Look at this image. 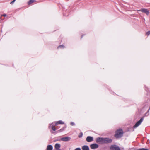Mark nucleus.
Here are the masks:
<instances>
[{"label":"nucleus","instance_id":"obj_12","mask_svg":"<svg viewBox=\"0 0 150 150\" xmlns=\"http://www.w3.org/2000/svg\"><path fill=\"white\" fill-rule=\"evenodd\" d=\"M61 146L60 144H59L57 143L55 144V147L57 149H59Z\"/></svg>","mask_w":150,"mask_h":150},{"label":"nucleus","instance_id":"obj_9","mask_svg":"<svg viewBox=\"0 0 150 150\" xmlns=\"http://www.w3.org/2000/svg\"><path fill=\"white\" fill-rule=\"evenodd\" d=\"M93 137L91 136H88L86 138V140L88 142H90L93 140Z\"/></svg>","mask_w":150,"mask_h":150},{"label":"nucleus","instance_id":"obj_14","mask_svg":"<svg viewBox=\"0 0 150 150\" xmlns=\"http://www.w3.org/2000/svg\"><path fill=\"white\" fill-rule=\"evenodd\" d=\"M64 124V123L61 120L58 121L56 122L55 125H57L58 124Z\"/></svg>","mask_w":150,"mask_h":150},{"label":"nucleus","instance_id":"obj_6","mask_svg":"<svg viewBox=\"0 0 150 150\" xmlns=\"http://www.w3.org/2000/svg\"><path fill=\"white\" fill-rule=\"evenodd\" d=\"M71 138L69 137H65L62 138L60 140L64 142H67L71 140Z\"/></svg>","mask_w":150,"mask_h":150},{"label":"nucleus","instance_id":"obj_15","mask_svg":"<svg viewBox=\"0 0 150 150\" xmlns=\"http://www.w3.org/2000/svg\"><path fill=\"white\" fill-rule=\"evenodd\" d=\"M66 128V127H63V128H62V129H60V130H59L58 131H57V132H63V131Z\"/></svg>","mask_w":150,"mask_h":150},{"label":"nucleus","instance_id":"obj_5","mask_svg":"<svg viewBox=\"0 0 150 150\" xmlns=\"http://www.w3.org/2000/svg\"><path fill=\"white\" fill-rule=\"evenodd\" d=\"M143 118H141L140 120L138 121L134 126V128H136L139 126L141 123L143 121Z\"/></svg>","mask_w":150,"mask_h":150},{"label":"nucleus","instance_id":"obj_2","mask_svg":"<svg viewBox=\"0 0 150 150\" xmlns=\"http://www.w3.org/2000/svg\"><path fill=\"white\" fill-rule=\"evenodd\" d=\"M96 143L100 144H104V138L98 137L96 139Z\"/></svg>","mask_w":150,"mask_h":150},{"label":"nucleus","instance_id":"obj_23","mask_svg":"<svg viewBox=\"0 0 150 150\" xmlns=\"http://www.w3.org/2000/svg\"><path fill=\"white\" fill-rule=\"evenodd\" d=\"M16 0H13L10 3V4H13L15 2Z\"/></svg>","mask_w":150,"mask_h":150},{"label":"nucleus","instance_id":"obj_22","mask_svg":"<svg viewBox=\"0 0 150 150\" xmlns=\"http://www.w3.org/2000/svg\"><path fill=\"white\" fill-rule=\"evenodd\" d=\"M16 0H13L10 3V4H13L15 2Z\"/></svg>","mask_w":150,"mask_h":150},{"label":"nucleus","instance_id":"obj_24","mask_svg":"<svg viewBox=\"0 0 150 150\" xmlns=\"http://www.w3.org/2000/svg\"><path fill=\"white\" fill-rule=\"evenodd\" d=\"M7 16V15L6 14H3V15H1V17H2V16H4V17H6Z\"/></svg>","mask_w":150,"mask_h":150},{"label":"nucleus","instance_id":"obj_10","mask_svg":"<svg viewBox=\"0 0 150 150\" xmlns=\"http://www.w3.org/2000/svg\"><path fill=\"white\" fill-rule=\"evenodd\" d=\"M82 150H89V147L87 145H84L82 146Z\"/></svg>","mask_w":150,"mask_h":150},{"label":"nucleus","instance_id":"obj_17","mask_svg":"<svg viewBox=\"0 0 150 150\" xmlns=\"http://www.w3.org/2000/svg\"><path fill=\"white\" fill-rule=\"evenodd\" d=\"M83 136V133L82 132H81L80 134L79 135L78 137H79L80 138L82 137Z\"/></svg>","mask_w":150,"mask_h":150},{"label":"nucleus","instance_id":"obj_11","mask_svg":"<svg viewBox=\"0 0 150 150\" xmlns=\"http://www.w3.org/2000/svg\"><path fill=\"white\" fill-rule=\"evenodd\" d=\"M53 146L51 145H48L47 147V150H52Z\"/></svg>","mask_w":150,"mask_h":150},{"label":"nucleus","instance_id":"obj_19","mask_svg":"<svg viewBox=\"0 0 150 150\" xmlns=\"http://www.w3.org/2000/svg\"><path fill=\"white\" fill-rule=\"evenodd\" d=\"M64 45H59V46H58L57 47L58 48H64Z\"/></svg>","mask_w":150,"mask_h":150},{"label":"nucleus","instance_id":"obj_7","mask_svg":"<svg viewBox=\"0 0 150 150\" xmlns=\"http://www.w3.org/2000/svg\"><path fill=\"white\" fill-rule=\"evenodd\" d=\"M98 145L96 143L92 144L90 145V148L91 149H96L98 147Z\"/></svg>","mask_w":150,"mask_h":150},{"label":"nucleus","instance_id":"obj_4","mask_svg":"<svg viewBox=\"0 0 150 150\" xmlns=\"http://www.w3.org/2000/svg\"><path fill=\"white\" fill-rule=\"evenodd\" d=\"M112 142L111 139L108 138H104V144H108L111 143Z\"/></svg>","mask_w":150,"mask_h":150},{"label":"nucleus","instance_id":"obj_16","mask_svg":"<svg viewBox=\"0 0 150 150\" xmlns=\"http://www.w3.org/2000/svg\"><path fill=\"white\" fill-rule=\"evenodd\" d=\"M35 0H30L28 2V5L34 2Z\"/></svg>","mask_w":150,"mask_h":150},{"label":"nucleus","instance_id":"obj_13","mask_svg":"<svg viewBox=\"0 0 150 150\" xmlns=\"http://www.w3.org/2000/svg\"><path fill=\"white\" fill-rule=\"evenodd\" d=\"M52 124H53V123L51 124H50L49 126V128L51 126L52 129V130H53L54 131H55L56 130V129L54 125H52Z\"/></svg>","mask_w":150,"mask_h":150},{"label":"nucleus","instance_id":"obj_21","mask_svg":"<svg viewBox=\"0 0 150 150\" xmlns=\"http://www.w3.org/2000/svg\"><path fill=\"white\" fill-rule=\"evenodd\" d=\"M16 0H13L10 3V4H13L15 2Z\"/></svg>","mask_w":150,"mask_h":150},{"label":"nucleus","instance_id":"obj_18","mask_svg":"<svg viewBox=\"0 0 150 150\" xmlns=\"http://www.w3.org/2000/svg\"><path fill=\"white\" fill-rule=\"evenodd\" d=\"M138 150H149L147 149L142 148L139 149Z\"/></svg>","mask_w":150,"mask_h":150},{"label":"nucleus","instance_id":"obj_25","mask_svg":"<svg viewBox=\"0 0 150 150\" xmlns=\"http://www.w3.org/2000/svg\"><path fill=\"white\" fill-rule=\"evenodd\" d=\"M146 34L147 35H149V34H150V31H149L148 32H147L146 33Z\"/></svg>","mask_w":150,"mask_h":150},{"label":"nucleus","instance_id":"obj_3","mask_svg":"<svg viewBox=\"0 0 150 150\" xmlns=\"http://www.w3.org/2000/svg\"><path fill=\"white\" fill-rule=\"evenodd\" d=\"M110 150H120V148L119 146L115 145H112L110 146Z\"/></svg>","mask_w":150,"mask_h":150},{"label":"nucleus","instance_id":"obj_1","mask_svg":"<svg viewBox=\"0 0 150 150\" xmlns=\"http://www.w3.org/2000/svg\"><path fill=\"white\" fill-rule=\"evenodd\" d=\"M123 134V132L122 129H120L116 131L115 137L117 138H119L122 136Z\"/></svg>","mask_w":150,"mask_h":150},{"label":"nucleus","instance_id":"obj_27","mask_svg":"<svg viewBox=\"0 0 150 150\" xmlns=\"http://www.w3.org/2000/svg\"><path fill=\"white\" fill-rule=\"evenodd\" d=\"M83 35H82L81 37V38H82V37H83Z\"/></svg>","mask_w":150,"mask_h":150},{"label":"nucleus","instance_id":"obj_26","mask_svg":"<svg viewBox=\"0 0 150 150\" xmlns=\"http://www.w3.org/2000/svg\"><path fill=\"white\" fill-rule=\"evenodd\" d=\"M75 150H81L80 148H77L75 149Z\"/></svg>","mask_w":150,"mask_h":150},{"label":"nucleus","instance_id":"obj_8","mask_svg":"<svg viewBox=\"0 0 150 150\" xmlns=\"http://www.w3.org/2000/svg\"><path fill=\"white\" fill-rule=\"evenodd\" d=\"M139 11H141L142 12L145 13L147 15L149 14V11L147 9L142 8L140 10H139Z\"/></svg>","mask_w":150,"mask_h":150},{"label":"nucleus","instance_id":"obj_20","mask_svg":"<svg viewBox=\"0 0 150 150\" xmlns=\"http://www.w3.org/2000/svg\"><path fill=\"white\" fill-rule=\"evenodd\" d=\"M70 124L72 126H74L75 125V124L74 122H70Z\"/></svg>","mask_w":150,"mask_h":150}]
</instances>
